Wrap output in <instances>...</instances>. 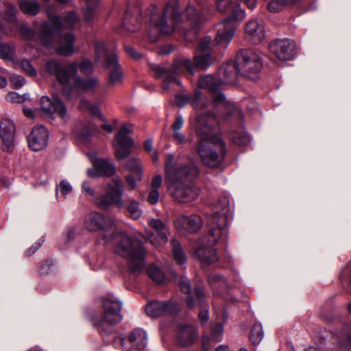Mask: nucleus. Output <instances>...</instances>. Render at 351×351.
Instances as JSON below:
<instances>
[{"label":"nucleus","instance_id":"f257e3e1","mask_svg":"<svg viewBox=\"0 0 351 351\" xmlns=\"http://www.w3.org/2000/svg\"><path fill=\"white\" fill-rule=\"evenodd\" d=\"M157 8L152 5L148 9L150 27L148 34L152 42H156L160 35H170L175 32L182 34L187 42L198 38L200 18L196 8L189 4L184 12L179 10L178 0H170L161 16L157 15Z\"/></svg>","mask_w":351,"mask_h":351},{"label":"nucleus","instance_id":"f03ea898","mask_svg":"<svg viewBox=\"0 0 351 351\" xmlns=\"http://www.w3.org/2000/svg\"><path fill=\"white\" fill-rule=\"evenodd\" d=\"M102 313L94 314L90 317L93 325L96 327L104 337L106 345L112 344L117 350L130 351L132 349L143 350L147 346V335L145 330L136 328L128 335H114L108 337L113 331V325L122 320L121 314V302L114 297H106L101 300Z\"/></svg>","mask_w":351,"mask_h":351},{"label":"nucleus","instance_id":"7ed1b4c3","mask_svg":"<svg viewBox=\"0 0 351 351\" xmlns=\"http://www.w3.org/2000/svg\"><path fill=\"white\" fill-rule=\"evenodd\" d=\"M228 204V198L222 197L217 202L208 205L204 208L206 225L209 227L208 234L195 250V254L205 264L210 265L218 260L213 246L227 238Z\"/></svg>","mask_w":351,"mask_h":351},{"label":"nucleus","instance_id":"20e7f679","mask_svg":"<svg viewBox=\"0 0 351 351\" xmlns=\"http://www.w3.org/2000/svg\"><path fill=\"white\" fill-rule=\"evenodd\" d=\"M164 171L168 190L175 199L190 203L199 197V189L191 183L198 175L195 165L184 163L174 154H168L165 156Z\"/></svg>","mask_w":351,"mask_h":351},{"label":"nucleus","instance_id":"39448f33","mask_svg":"<svg viewBox=\"0 0 351 351\" xmlns=\"http://www.w3.org/2000/svg\"><path fill=\"white\" fill-rule=\"evenodd\" d=\"M106 239L110 241L115 254L127 259L128 269L132 274L136 276L142 271L145 250L138 239L119 229L114 230Z\"/></svg>","mask_w":351,"mask_h":351},{"label":"nucleus","instance_id":"423d86ee","mask_svg":"<svg viewBox=\"0 0 351 351\" xmlns=\"http://www.w3.org/2000/svg\"><path fill=\"white\" fill-rule=\"evenodd\" d=\"M211 52L194 56L193 60L189 58H178L170 67H163L160 65H152L151 69L156 79H162V84L164 90H168L169 85L173 82L180 83L176 79V75L181 66L184 67L190 73L193 74L196 69L204 70L213 63Z\"/></svg>","mask_w":351,"mask_h":351},{"label":"nucleus","instance_id":"0eeeda50","mask_svg":"<svg viewBox=\"0 0 351 351\" xmlns=\"http://www.w3.org/2000/svg\"><path fill=\"white\" fill-rule=\"evenodd\" d=\"M197 153L202 163L210 168L220 167L225 159L226 149L219 133H200Z\"/></svg>","mask_w":351,"mask_h":351},{"label":"nucleus","instance_id":"6e6552de","mask_svg":"<svg viewBox=\"0 0 351 351\" xmlns=\"http://www.w3.org/2000/svg\"><path fill=\"white\" fill-rule=\"evenodd\" d=\"M49 21L43 22L35 32L27 25L19 27L21 36L29 41L39 43L43 46L51 45L54 40L56 33L62 27V23L58 15H49Z\"/></svg>","mask_w":351,"mask_h":351},{"label":"nucleus","instance_id":"1a4fd4ad","mask_svg":"<svg viewBox=\"0 0 351 351\" xmlns=\"http://www.w3.org/2000/svg\"><path fill=\"white\" fill-rule=\"evenodd\" d=\"M95 62L109 71L108 86H113L121 82L123 72L119 62L117 53L115 49H108L105 44L100 41L95 43Z\"/></svg>","mask_w":351,"mask_h":351},{"label":"nucleus","instance_id":"9d476101","mask_svg":"<svg viewBox=\"0 0 351 351\" xmlns=\"http://www.w3.org/2000/svg\"><path fill=\"white\" fill-rule=\"evenodd\" d=\"M262 66L260 56L250 49L239 51L234 64V68L240 75L252 80L258 78Z\"/></svg>","mask_w":351,"mask_h":351},{"label":"nucleus","instance_id":"9b49d317","mask_svg":"<svg viewBox=\"0 0 351 351\" xmlns=\"http://www.w3.org/2000/svg\"><path fill=\"white\" fill-rule=\"evenodd\" d=\"M245 18V12L241 8L240 4H235L232 8L231 16L217 24V34L213 42L226 47L229 45L235 34L237 27V21Z\"/></svg>","mask_w":351,"mask_h":351},{"label":"nucleus","instance_id":"f8f14e48","mask_svg":"<svg viewBox=\"0 0 351 351\" xmlns=\"http://www.w3.org/2000/svg\"><path fill=\"white\" fill-rule=\"evenodd\" d=\"M123 193L122 181L116 178L108 183L104 194L97 195L94 198V203L98 208L103 210H108L114 204L121 208L123 205Z\"/></svg>","mask_w":351,"mask_h":351},{"label":"nucleus","instance_id":"ddd939ff","mask_svg":"<svg viewBox=\"0 0 351 351\" xmlns=\"http://www.w3.org/2000/svg\"><path fill=\"white\" fill-rule=\"evenodd\" d=\"M73 84L67 83L62 88V95L68 99L77 98L82 92L94 90L99 84V81L96 77L84 79L80 76H74Z\"/></svg>","mask_w":351,"mask_h":351},{"label":"nucleus","instance_id":"4468645a","mask_svg":"<svg viewBox=\"0 0 351 351\" xmlns=\"http://www.w3.org/2000/svg\"><path fill=\"white\" fill-rule=\"evenodd\" d=\"M45 68L47 71L51 75H54L57 81L64 86L69 83L71 77L76 75L78 64L73 62L67 66H63L55 60H49L47 61Z\"/></svg>","mask_w":351,"mask_h":351},{"label":"nucleus","instance_id":"2eb2a0df","mask_svg":"<svg viewBox=\"0 0 351 351\" xmlns=\"http://www.w3.org/2000/svg\"><path fill=\"white\" fill-rule=\"evenodd\" d=\"M269 48L271 53L282 61L291 60L295 55V43L289 38L274 39L269 43Z\"/></svg>","mask_w":351,"mask_h":351},{"label":"nucleus","instance_id":"dca6fc26","mask_svg":"<svg viewBox=\"0 0 351 351\" xmlns=\"http://www.w3.org/2000/svg\"><path fill=\"white\" fill-rule=\"evenodd\" d=\"M40 107L45 117L53 119V115L56 114L62 119L66 117L67 110L63 101L56 95H53L51 98L47 96H43L40 98Z\"/></svg>","mask_w":351,"mask_h":351},{"label":"nucleus","instance_id":"f3484780","mask_svg":"<svg viewBox=\"0 0 351 351\" xmlns=\"http://www.w3.org/2000/svg\"><path fill=\"white\" fill-rule=\"evenodd\" d=\"M215 94L216 95L213 98V102L216 105H223L225 110L223 113L224 117L226 119H234L237 122L238 129H244L242 110L233 103L228 102L223 93L219 91Z\"/></svg>","mask_w":351,"mask_h":351},{"label":"nucleus","instance_id":"a211bd4d","mask_svg":"<svg viewBox=\"0 0 351 351\" xmlns=\"http://www.w3.org/2000/svg\"><path fill=\"white\" fill-rule=\"evenodd\" d=\"M84 225L88 231L95 232L100 229L108 230L112 228L114 222L108 217L96 211H91L84 217Z\"/></svg>","mask_w":351,"mask_h":351},{"label":"nucleus","instance_id":"6ab92c4d","mask_svg":"<svg viewBox=\"0 0 351 351\" xmlns=\"http://www.w3.org/2000/svg\"><path fill=\"white\" fill-rule=\"evenodd\" d=\"M146 313L150 317H159L163 315H176L180 311L178 304L171 302L153 301L145 307Z\"/></svg>","mask_w":351,"mask_h":351},{"label":"nucleus","instance_id":"aec40b11","mask_svg":"<svg viewBox=\"0 0 351 351\" xmlns=\"http://www.w3.org/2000/svg\"><path fill=\"white\" fill-rule=\"evenodd\" d=\"M112 145L115 157L119 161L128 158L135 147L134 141L128 136V133H117Z\"/></svg>","mask_w":351,"mask_h":351},{"label":"nucleus","instance_id":"412c9836","mask_svg":"<svg viewBox=\"0 0 351 351\" xmlns=\"http://www.w3.org/2000/svg\"><path fill=\"white\" fill-rule=\"evenodd\" d=\"M149 226L154 230V232H147V239L155 247L162 245L168 241L167 226L158 219H151L149 222Z\"/></svg>","mask_w":351,"mask_h":351},{"label":"nucleus","instance_id":"4be33fe9","mask_svg":"<svg viewBox=\"0 0 351 351\" xmlns=\"http://www.w3.org/2000/svg\"><path fill=\"white\" fill-rule=\"evenodd\" d=\"M175 103L179 107H183L189 104L194 109L201 111L207 108L206 102L202 100V93L199 90H195L191 95H177L175 97Z\"/></svg>","mask_w":351,"mask_h":351},{"label":"nucleus","instance_id":"5701e85b","mask_svg":"<svg viewBox=\"0 0 351 351\" xmlns=\"http://www.w3.org/2000/svg\"><path fill=\"white\" fill-rule=\"evenodd\" d=\"M198 337L197 328L188 324H180L177 327V339L183 347L192 345Z\"/></svg>","mask_w":351,"mask_h":351},{"label":"nucleus","instance_id":"b1692460","mask_svg":"<svg viewBox=\"0 0 351 351\" xmlns=\"http://www.w3.org/2000/svg\"><path fill=\"white\" fill-rule=\"evenodd\" d=\"M202 219L198 215L190 217L182 215L175 221V226L179 230H186L189 232H195L202 225Z\"/></svg>","mask_w":351,"mask_h":351},{"label":"nucleus","instance_id":"393cba45","mask_svg":"<svg viewBox=\"0 0 351 351\" xmlns=\"http://www.w3.org/2000/svg\"><path fill=\"white\" fill-rule=\"evenodd\" d=\"M245 32L247 38L254 44L261 43L265 38V30L263 25L256 20H250L246 23Z\"/></svg>","mask_w":351,"mask_h":351},{"label":"nucleus","instance_id":"a878e982","mask_svg":"<svg viewBox=\"0 0 351 351\" xmlns=\"http://www.w3.org/2000/svg\"><path fill=\"white\" fill-rule=\"evenodd\" d=\"M331 340L338 348L351 351V324H346L337 333H332Z\"/></svg>","mask_w":351,"mask_h":351},{"label":"nucleus","instance_id":"bb28decb","mask_svg":"<svg viewBox=\"0 0 351 351\" xmlns=\"http://www.w3.org/2000/svg\"><path fill=\"white\" fill-rule=\"evenodd\" d=\"M218 126L219 121L212 113H203L197 118L196 132H213Z\"/></svg>","mask_w":351,"mask_h":351},{"label":"nucleus","instance_id":"cd10ccee","mask_svg":"<svg viewBox=\"0 0 351 351\" xmlns=\"http://www.w3.org/2000/svg\"><path fill=\"white\" fill-rule=\"evenodd\" d=\"M89 158L93 167L99 170L101 176L110 177L116 173L115 166L108 160L97 158L96 154L93 153L89 155Z\"/></svg>","mask_w":351,"mask_h":351},{"label":"nucleus","instance_id":"c85d7f7f","mask_svg":"<svg viewBox=\"0 0 351 351\" xmlns=\"http://www.w3.org/2000/svg\"><path fill=\"white\" fill-rule=\"evenodd\" d=\"M195 294L197 298L198 304L201 308L198 313V319L202 326L205 325L209 319V305L206 300V296L204 290L200 287H196Z\"/></svg>","mask_w":351,"mask_h":351},{"label":"nucleus","instance_id":"c756f323","mask_svg":"<svg viewBox=\"0 0 351 351\" xmlns=\"http://www.w3.org/2000/svg\"><path fill=\"white\" fill-rule=\"evenodd\" d=\"M60 46L57 49L58 54L62 56H70L74 52L75 36L73 33L69 32L60 36Z\"/></svg>","mask_w":351,"mask_h":351},{"label":"nucleus","instance_id":"7c9ffc66","mask_svg":"<svg viewBox=\"0 0 351 351\" xmlns=\"http://www.w3.org/2000/svg\"><path fill=\"white\" fill-rule=\"evenodd\" d=\"M48 133H29L27 136L29 148L34 152L43 149L47 145Z\"/></svg>","mask_w":351,"mask_h":351},{"label":"nucleus","instance_id":"2f4dec72","mask_svg":"<svg viewBox=\"0 0 351 351\" xmlns=\"http://www.w3.org/2000/svg\"><path fill=\"white\" fill-rule=\"evenodd\" d=\"M197 85L199 88L207 89L211 94H215L221 90V81L211 75H206L199 78Z\"/></svg>","mask_w":351,"mask_h":351},{"label":"nucleus","instance_id":"473e14b6","mask_svg":"<svg viewBox=\"0 0 351 351\" xmlns=\"http://www.w3.org/2000/svg\"><path fill=\"white\" fill-rule=\"evenodd\" d=\"M179 288L180 291L187 295L186 297V303L189 308L195 306V300L191 295L192 293V287L191 286L189 280L186 276H181L179 280Z\"/></svg>","mask_w":351,"mask_h":351},{"label":"nucleus","instance_id":"72a5a7b5","mask_svg":"<svg viewBox=\"0 0 351 351\" xmlns=\"http://www.w3.org/2000/svg\"><path fill=\"white\" fill-rule=\"evenodd\" d=\"M123 27L129 32H134L141 27V21L134 17L130 10H127L122 21Z\"/></svg>","mask_w":351,"mask_h":351},{"label":"nucleus","instance_id":"f704fd0d","mask_svg":"<svg viewBox=\"0 0 351 351\" xmlns=\"http://www.w3.org/2000/svg\"><path fill=\"white\" fill-rule=\"evenodd\" d=\"M208 280L210 287L213 289V292L216 294L220 295L221 291L227 287L225 278L219 274L210 275Z\"/></svg>","mask_w":351,"mask_h":351},{"label":"nucleus","instance_id":"c9c22d12","mask_svg":"<svg viewBox=\"0 0 351 351\" xmlns=\"http://www.w3.org/2000/svg\"><path fill=\"white\" fill-rule=\"evenodd\" d=\"M149 277L156 284L161 285L165 282L166 276L163 271L155 264H151L147 269Z\"/></svg>","mask_w":351,"mask_h":351},{"label":"nucleus","instance_id":"e433bc0d","mask_svg":"<svg viewBox=\"0 0 351 351\" xmlns=\"http://www.w3.org/2000/svg\"><path fill=\"white\" fill-rule=\"evenodd\" d=\"M171 243L173 259L180 265L184 264L186 261V255L180 243L176 239H173Z\"/></svg>","mask_w":351,"mask_h":351},{"label":"nucleus","instance_id":"4c0bfd02","mask_svg":"<svg viewBox=\"0 0 351 351\" xmlns=\"http://www.w3.org/2000/svg\"><path fill=\"white\" fill-rule=\"evenodd\" d=\"M125 167L132 173L136 174L137 179L141 180L143 178V166L141 162L138 158H129L125 164Z\"/></svg>","mask_w":351,"mask_h":351},{"label":"nucleus","instance_id":"58836bf2","mask_svg":"<svg viewBox=\"0 0 351 351\" xmlns=\"http://www.w3.org/2000/svg\"><path fill=\"white\" fill-rule=\"evenodd\" d=\"M19 5L21 10L26 14L35 16L40 11V5L36 1H29L27 0H19Z\"/></svg>","mask_w":351,"mask_h":351},{"label":"nucleus","instance_id":"ea45409f","mask_svg":"<svg viewBox=\"0 0 351 351\" xmlns=\"http://www.w3.org/2000/svg\"><path fill=\"white\" fill-rule=\"evenodd\" d=\"M58 16L60 17V16ZM60 19L62 23V27L56 33V35L60 34L62 30L64 29H73L74 26L77 24L79 21L76 12L73 11L69 12L64 18L63 21L61 20V18Z\"/></svg>","mask_w":351,"mask_h":351},{"label":"nucleus","instance_id":"a19ab883","mask_svg":"<svg viewBox=\"0 0 351 351\" xmlns=\"http://www.w3.org/2000/svg\"><path fill=\"white\" fill-rule=\"evenodd\" d=\"M126 209L130 217L133 219H138L142 215L138 202L133 198H130L126 203Z\"/></svg>","mask_w":351,"mask_h":351},{"label":"nucleus","instance_id":"79ce46f5","mask_svg":"<svg viewBox=\"0 0 351 351\" xmlns=\"http://www.w3.org/2000/svg\"><path fill=\"white\" fill-rule=\"evenodd\" d=\"M264 337V332L261 323L254 324L250 334V340L253 345L259 344Z\"/></svg>","mask_w":351,"mask_h":351},{"label":"nucleus","instance_id":"37998d69","mask_svg":"<svg viewBox=\"0 0 351 351\" xmlns=\"http://www.w3.org/2000/svg\"><path fill=\"white\" fill-rule=\"evenodd\" d=\"M301 0H273L267 5V9L271 12H278L282 8L287 5L295 4Z\"/></svg>","mask_w":351,"mask_h":351},{"label":"nucleus","instance_id":"c03bdc74","mask_svg":"<svg viewBox=\"0 0 351 351\" xmlns=\"http://www.w3.org/2000/svg\"><path fill=\"white\" fill-rule=\"evenodd\" d=\"M15 49L10 45L0 43V58L3 60H12L14 58Z\"/></svg>","mask_w":351,"mask_h":351},{"label":"nucleus","instance_id":"a18cd8bd","mask_svg":"<svg viewBox=\"0 0 351 351\" xmlns=\"http://www.w3.org/2000/svg\"><path fill=\"white\" fill-rule=\"evenodd\" d=\"M230 138L234 144L245 146L250 143V138L248 133H230Z\"/></svg>","mask_w":351,"mask_h":351},{"label":"nucleus","instance_id":"49530a36","mask_svg":"<svg viewBox=\"0 0 351 351\" xmlns=\"http://www.w3.org/2000/svg\"><path fill=\"white\" fill-rule=\"evenodd\" d=\"M75 236V230L73 228H69L66 233L61 235L59 247L64 249L66 247L67 243L74 239Z\"/></svg>","mask_w":351,"mask_h":351},{"label":"nucleus","instance_id":"de8ad7c7","mask_svg":"<svg viewBox=\"0 0 351 351\" xmlns=\"http://www.w3.org/2000/svg\"><path fill=\"white\" fill-rule=\"evenodd\" d=\"M86 1V8L84 11V19L86 22H90L94 18L95 8L97 5L99 0L93 2L90 1Z\"/></svg>","mask_w":351,"mask_h":351},{"label":"nucleus","instance_id":"09e8293b","mask_svg":"<svg viewBox=\"0 0 351 351\" xmlns=\"http://www.w3.org/2000/svg\"><path fill=\"white\" fill-rule=\"evenodd\" d=\"M223 332V326L221 323H217L211 326L212 341H220Z\"/></svg>","mask_w":351,"mask_h":351},{"label":"nucleus","instance_id":"8fccbe9b","mask_svg":"<svg viewBox=\"0 0 351 351\" xmlns=\"http://www.w3.org/2000/svg\"><path fill=\"white\" fill-rule=\"evenodd\" d=\"M210 45L211 38L208 36L204 37L200 40L197 47V51L203 53H208L209 51L212 53Z\"/></svg>","mask_w":351,"mask_h":351},{"label":"nucleus","instance_id":"3c124183","mask_svg":"<svg viewBox=\"0 0 351 351\" xmlns=\"http://www.w3.org/2000/svg\"><path fill=\"white\" fill-rule=\"evenodd\" d=\"M1 137L6 150L11 152L14 147V133H1Z\"/></svg>","mask_w":351,"mask_h":351},{"label":"nucleus","instance_id":"603ef678","mask_svg":"<svg viewBox=\"0 0 351 351\" xmlns=\"http://www.w3.org/2000/svg\"><path fill=\"white\" fill-rule=\"evenodd\" d=\"M340 278L343 285L351 287V262L341 271Z\"/></svg>","mask_w":351,"mask_h":351},{"label":"nucleus","instance_id":"864d4df0","mask_svg":"<svg viewBox=\"0 0 351 351\" xmlns=\"http://www.w3.org/2000/svg\"><path fill=\"white\" fill-rule=\"evenodd\" d=\"M0 132H15V125L10 119H3L0 122Z\"/></svg>","mask_w":351,"mask_h":351},{"label":"nucleus","instance_id":"5fc2aeb1","mask_svg":"<svg viewBox=\"0 0 351 351\" xmlns=\"http://www.w3.org/2000/svg\"><path fill=\"white\" fill-rule=\"evenodd\" d=\"M78 68L83 74L90 73L93 70V63L88 59L82 60L80 64H78Z\"/></svg>","mask_w":351,"mask_h":351},{"label":"nucleus","instance_id":"6e6d98bb","mask_svg":"<svg viewBox=\"0 0 351 351\" xmlns=\"http://www.w3.org/2000/svg\"><path fill=\"white\" fill-rule=\"evenodd\" d=\"M21 67L23 70L26 73L27 75L34 77L36 75V71L31 62L27 60L24 59L21 60Z\"/></svg>","mask_w":351,"mask_h":351},{"label":"nucleus","instance_id":"4d7b16f0","mask_svg":"<svg viewBox=\"0 0 351 351\" xmlns=\"http://www.w3.org/2000/svg\"><path fill=\"white\" fill-rule=\"evenodd\" d=\"M82 191L83 193L91 196L93 200L94 198L97 196L95 193V189L92 187L91 184L87 180L82 182Z\"/></svg>","mask_w":351,"mask_h":351},{"label":"nucleus","instance_id":"13d9d810","mask_svg":"<svg viewBox=\"0 0 351 351\" xmlns=\"http://www.w3.org/2000/svg\"><path fill=\"white\" fill-rule=\"evenodd\" d=\"M159 197L160 193L158 190H155V189H150L147 200L150 204H156L159 200Z\"/></svg>","mask_w":351,"mask_h":351},{"label":"nucleus","instance_id":"bf43d9fd","mask_svg":"<svg viewBox=\"0 0 351 351\" xmlns=\"http://www.w3.org/2000/svg\"><path fill=\"white\" fill-rule=\"evenodd\" d=\"M59 189L60 190V192L64 195H66L69 194L72 190V186L71 184L66 180H62L60 182Z\"/></svg>","mask_w":351,"mask_h":351},{"label":"nucleus","instance_id":"052dcab7","mask_svg":"<svg viewBox=\"0 0 351 351\" xmlns=\"http://www.w3.org/2000/svg\"><path fill=\"white\" fill-rule=\"evenodd\" d=\"M217 8L221 12H226L232 3V0H215Z\"/></svg>","mask_w":351,"mask_h":351},{"label":"nucleus","instance_id":"680f3d73","mask_svg":"<svg viewBox=\"0 0 351 351\" xmlns=\"http://www.w3.org/2000/svg\"><path fill=\"white\" fill-rule=\"evenodd\" d=\"M10 82L14 88H19L23 86L25 82V79L19 75L13 76L10 79Z\"/></svg>","mask_w":351,"mask_h":351},{"label":"nucleus","instance_id":"e2e57ef3","mask_svg":"<svg viewBox=\"0 0 351 351\" xmlns=\"http://www.w3.org/2000/svg\"><path fill=\"white\" fill-rule=\"evenodd\" d=\"M162 182V178L160 175L155 176L152 180L151 183V189H155V190H158Z\"/></svg>","mask_w":351,"mask_h":351},{"label":"nucleus","instance_id":"0e129e2a","mask_svg":"<svg viewBox=\"0 0 351 351\" xmlns=\"http://www.w3.org/2000/svg\"><path fill=\"white\" fill-rule=\"evenodd\" d=\"M8 98L10 101L19 104L23 103L25 100L23 95H20L16 93H10L8 95Z\"/></svg>","mask_w":351,"mask_h":351},{"label":"nucleus","instance_id":"69168bd1","mask_svg":"<svg viewBox=\"0 0 351 351\" xmlns=\"http://www.w3.org/2000/svg\"><path fill=\"white\" fill-rule=\"evenodd\" d=\"M184 120L181 115H178L176 117L175 121L171 125V128L174 131H178L182 128V126L183 125Z\"/></svg>","mask_w":351,"mask_h":351},{"label":"nucleus","instance_id":"338daca9","mask_svg":"<svg viewBox=\"0 0 351 351\" xmlns=\"http://www.w3.org/2000/svg\"><path fill=\"white\" fill-rule=\"evenodd\" d=\"M44 239L43 238L39 239L36 243H34L31 247L28 250L27 254L29 256L34 254L43 244Z\"/></svg>","mask_w":351,"mask_h":351},{"label":"nucleus","instance_id":"774afa93","mask_svg":"<svg viewBox=\"0 0 351 351\" xmlns=\"http://www.w3.org/2000/svg\"><path fill=\"white\" fill-rule=\"evenodd\" d=\"M125 51L127 54L134 59H138L141 58V55L138 51L130 46H125Z\"/></svg>","mask_w":351,"mask_h":351}]
</instances>
